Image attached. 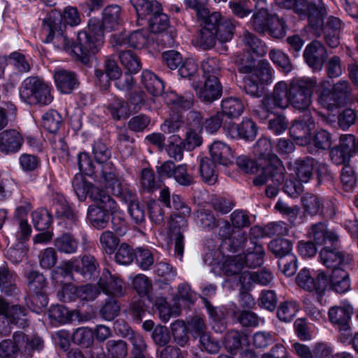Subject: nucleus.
Wrapping results in <instances>:
<instances>
[{"mask_svg":"<svg viewBox=\"0 0 358 358\" xmlns=\"http://www.w3.org/2000/svg\"><path fill=\"white\" fill-rule=\"evenodd\" d=\"M328 284L330 288L338 294L348 292L350 287V280L348 273L344 269H334L330 276H328Z\"/></svg>","mask_w":358,"mask_h":358,"instance_id":"32","label":"nucleus"},{"mask_svg":"<svg viewBox=\"0 0 358 358\" xmlns=\"http://www.w3.org/2000/svg\"><path fill=\"white\" fill-rule=\"evenodd\" d=\"M27 285L34 292H40L45 287L46 280L43 274L36 271L25 272Z\"/></svg>","mask_w":358,"mask_h":358,"instance_id":"62","label":"nucleus"},{"mask_svg":"<svg viewBox=\"0 0 358 358\" xmlns=\"http://www.w3.org/2000/svg\"><path fill=\"white\" fill-rule=\"evenodd\" d=\"M158 173L162 177L173 178L182 186H190L194 183V178L187 172L185 164L176 166L173 162L166 161L158 167Z\"/></svg>","mask_w":358,"mask_h":358,"instance_id":"13","label":"nucleus"},{"mask_svg":"<svg viewBox=\"0 0 358 358\" xmlns=\"http://www.w3.org/2000/svg\"><path fill=\"white\" fill-rule=\"evenodd\" d=\"M254 153L259 159H264L266 162L265 166H273L274 159L279 162L280 159L272 152V145L270 140L261 138L254 145Z\"/></svg>","mask_w":358,"mask_h":358,"instance_id":"36","label":"nucleus"},{"mask_svg":"<svg viewBox=\"0 0 358 358\" xmlns=\"http://www.w3.org/2000/svg\"><path fill=\"white\" fill-rule=\"evenodd\" d=\"M289 86L284 81L277 83L271 94L264 97V104L270 108L285 109L290 104Z\"/></svg>","mask_w":358,"mask_h":358,"instance_id":"17","label":"nucleus"},{"mask_svg":"<svg viewBox=\"0 0 358 358\" xmlns=\"http://www.w3.org/2000/svg\"><path fill=\"white\" fill-rule=\"evenodd\" d=\"M13 338L18 346L19 353L26 358L32 357L35 352H39L43 348V341L37 336L17 331L13 334Z\"/></svg>","mask_w":358,"mask_h":358,"instance_id":"15","label":"nucleus"},{"mask_svg":"<svg viewBox=\"0 0 358 358\" xmlns=\"http://www.w3.org/2000/svg\"><path fill=\"white\" fill-rule=\"evenodd\" d=\"M62 22H64L62 13L57 10H52L43 21V33L45 34L58 31Z\"/></svg>","mask_w":358,"mask_h":358,"instance_id":"52","label":"nucleus"},{"mask_svg":"<svg viewBox=\"0 0 358 358\" xmlns=\"http://www.w3.org/2000/svg\"><path fill=\"white\" fill-rule=\"evenodd\" d=\"M264 0H260L255 6L257 12L254 14L251 23L254 29L258 32L264 33L267 31L270 22V17Z\"/></svg>","mask_w":358,"mask_h":358,"instance_id":"33","label":"nucleus"},{"mask_svg":"<svg viewBox=\"0 0 358 358\" xmlns=\"http://www.w3.org/2000/svg\"><path fill=\"white\" fill-rule=\"evenodd\" d=\"M245 265L242 260L241 255L227 258L222 264V269L224 275L233 276L239 275L243 270Z\"/></svg>","mask_w":358,"mask_h":358,"instance_id":"56","label":"nucleus"},{"mask_svg":"<svg viewBox=\"0 0 358 358\" xmlns=\"http://www.w3.org/2000/svg\"><path fill=\"white\" fill-rule=\"evenodd\" d=\"M199 171L203 182L213 185L217 180V173L215 170V162L208 157H203L200 160Z\"/></svg>","mask_w":358,"mask_h":358,"instance_id":"46","label":"nucleus"},{"mask_svg":"<svg viewBox=\"0 0 358 358\" xmlns=\"http://www.w3.org/2000/svg\"><path fill=\"white\" fill-rule=\"evenodd\" d=\"M273 166H265L262 173L257 175L253 180L255 186H262L267 184L265 190L266 195L269 198L275 197L279 191V187L285 181V169L277 159H274Z\"/></svg>","mask_w":358,"mask_h":358,"instance_id":"7","label":"nucleus"},{"mask_svg":"<svg viewBox=\"0 0 358 358\" xmlns=\"http://www.w3.org/2000/svg\"><path fill=\"white\" fill-rule=\"evenodd\" d=\"M122 9L120 6L116 4H112L106 6L102 12V20L99 19H90V20L98 21L101 31H111L116 29L121 24Z\"/></svg>","mask_w":358,"mask_h":358,"instance_id":"24","label":"nucleus"},{"mask_svg":"<svg viewBox=\"0 0 358 358\" xmlns=\"http://www.w3.org/2000/svg\"><path fill=\"white\" fill-rule=\"evenodd\" d=\"M218 19L215 24V32L217 41L220 43L229 41L234 36L235 26L231 19L222 17L218 12Z\"/></svg>","mask_w":358,"mask_h":358,"instance_id":"39","label":"nucleus"},{"mask_svg":"<svg viewBox=\"0 0 358 358\" xmlns=\"http://www.w3.org/2000/svg\"><path fill=\"white\" fill-rule=\"evenodd\" d=\"M352 314L353 308L347 301H343L329 310V319L341 331L342 342H346L351 336L350 322Z\"/></svg>","mask_w":358,"mask_h":358,"instance_id":"9","label":"nucleus"},{"mask_svg":"<svg viewBox=\"0 0 358 358\" xmlns=\"http://www.w3.org/2000/svg\"><path fill=\"white\" fill-rule=\"evenodd\" d=\"M73 190L80 201L85 200L87 195L90 197V192L93 188H98L87 182L85 178L81 173L75 175L72 181Z\"/></svg>","mask_w":358,"mask_h":358,"instance_id":"48","label":"nucleus"},{"mask_svg":"<svg viewBox=\"0 0 358 358\" xmlns=\"http://www.w3.org/2000/svg\"><path fill=\"white\" fill-rule=\"evenodd\" d=\"M106 108L112 118L116 121L127 119L131 111L128 103L117 97L113 98Z\"/></svg>","mask_w":358,"mask_h":358,"instance_id":"40","label":"nucleus"},{"mask_svg":"<svg viewBox=\"0 0 358 358\" xmlns=\"http://www.w3.org/2000/svg\"><path fill=\"white\" fill-rule=\"evenodd\" d=\"M99 285L103 292L108 295L120 297L124 293V284L123 281L117 276L110 273L108 270H104L102 277L99 281Z\"/></svg>","mask_w":358,"mask_h":358,"instance_id":"27","label":"nucleus"},{"mask_svg":"<svg viewBox=\"0 0 358 358\" xmlns=\"http://www.w3.org/2000/svg\"><path fill=\"white\" fill-rule=\"evenodd\" d=\"M99 264L94 257L85 255L81 259V266L76 259L64 262V269L66 273L73 271L80 274L83 280H90L99 273Z\"/></svg>","mask_w":358,"mask_h":358,"instance_id":"12","label":"nucleus"},{"mask_svg":"<svg viewBox=\"0 0 358 358\" xmlns=\"http://www.w3.org/2000/svg\"><path fill=\"white\" fill-rule=\"evenodd\" d=\"M225 131L231 138L252 141L257 134V127L250 119L245 118L240 124L229 123Z\"/></svg>","mask_w":358,"mask_h":358,"instance_id":"21","label":"nucleus"},{"mask_svg":"<svg viewBox=\"0 0 358 358\" xmlns=\"http://www.w3.org/2000/svg\"><path fill=\"white\" fill-rule=\"evenodd\" d=\"M288 93L290 104L299 110H307L312 103L313 92L317 87L314 78H295L289 84Z\"/></svg>","mask_w":358,"mask_h":358,"instance_id":"6","label":"nucleus"},{"mask_svg":"<svg viewBox=\"0 0 358 358\" xmlns=\"http://www.w3.org/2000/svg\"><path fill=\"white\" fill-rule=\"evenodd\" d=\"M308 235L318 245L326 244L327 241L334 243L338 239V235L327 229L326 222H317L313 224L309 231Z\"/></svg>","mask_w":358,"mask_h":358,"instance_id":"30","label":"nucleus"},{"mask_svg":"<svg viewBox=\"0 0 358 358\" xmlns=\"http://www.w3.org/2000/svg\"><path fill=\"white\" fill-rule=\"evenodd\" d=\"M315 127V121L310 113L306 112L294 121L289 127L290 136L301 146L309 145L311 143L310 132Z\"/></svg>","mask_w":358,"mask_h":358,"instance_id":"11","label":"nucleus"},{"mask_svg":"<svg viewBox=\"0 0 358 358\" xmlns=\"http://www.w3.org/2000/svg\"><path fill=\"white\" fill-rule=\"evenodd\" d=\"M268 248L275 256L279 257V259L288 255H292V243L288 239H274L270 242Z\"/></svg>","mask_w":358,"mask_h":358,"instance_id":"53","label":"nucleus"},{"mask_svg":"<svg viewBox=\"0 0 358 358\" xmlns=\"http://www.w3.org/2000/svg\"><path fill=\"white\" fill-rule=\"evenodd\" d=\"M299 310V305L296 301H285L279 306L277 317L280 321L289 322L293 320Z\"/></svg>","mask_w":358,"mask_h":358,"instance_id":"59","label":"nucleus"},{"mask_svg":"<svg viewBox=\"0 0 358 358\" xmlns=\"http://www.w3.org/2000/svg\"><path fill=\"white\" fill-rule=\"evenodd\" d=\"M189 215L182 214H173L171 215L169 222V229L171 236L175 241V255L180 260L182 259L184 252V236L183 232L187 227V217Z\"/></svg>","mask_w":358,"mask_h":358,"instance_id":"14","label":"nucleus"},{"mask_svg":"<svg viewBox=\"0 0 358 358\" xmlns=\"http://www.w3.org/2000/svg\"><path fill=\"white\" fill-rule=\"evenodd\" d=\"M110 165L106 166V171H108V173L109 175H106V177L101 178L103 182H104V185L106 188L110 189L111 192L116 196L122 198L125 194L126 191L129 190L130 187L125 183H123L120 180L119 178H117L115 172H110Z\"/></svg>","mask_w":358,"mask_h":358,"instance_id":"38","label":"nucleus"},{"mask_svg":"<svg viewBox=\"0 0 358 358\" xmlns=\"http://www.w3.org/2000/svg\"><path fill=\"white\" fill-rule=\"evenodd\" d=\"M247 240L246 234L241 231H234L229 236L222 241V248L231 252H236L242 248Z\"/></svg>","mask_w":358,"mask_h":358,"instance_id":"45","label":"nucleus"},{"mask_svg":"<svg viewBox=\"0 0 358 358\" xmlns=\"http://www.w3.org/2000/svg\"><path fill=\"white\" fill-rule=\"evenodd\" d=\"M302 202L305 210L311 215H323L331 218L336 214L334 206L331 203H327L325 209L322 198L317 195L306 193L302 197Z\"/></svg>","mask_w":358,"mask_h":358,"instance_id":"19","label":"nucleus"},{"mask_svg":"<svg viewBox=\"0 0 358 358\" xmlns=\"http://www.w3.org/2000/svg\"><path fill=\"white\" fill-rule=\"evenodd\" d=\"M130 2L136 12L138 21L162 10L161 4L155 0H130Z\"/></svg>","mask_w":358,"mask_h":358,"instance_id":"37","label":"nucleus"},{"mask_svg":"<svg viewBox=\"0 0 358 358\" xmlns=\"http://www.w3.org/2000/svg\"><path fill=\"white\" fill-rule=\"evenodd\" d=\"M193 96L189 94L181 96L175 92H169L164 94V100L167 105L171 106L172 113L161 125V130L166 134H171L178 131L185 125V116L180 111L175 112L174 109L178 108L183 109L189 108L193 103Z\"/></svg>","mask_w":358,"mask_h":358,"instance_id":"4","label":"nucleus"},{"mask_svg":"<svg viewBox=\"0 0 358 358\" xmlns=\"http://www.w3.org/2000/svg\"><path fill=\"white\" fill-rule=\"evenodd\" d=\"M204 78H218L221 72L220 61L215 57H208L201 64Z\"/></svg>","mask_w":358,"mask_h":358,"instance_id":"50","label":"nucleus"},{"mask_svg":"<svg viewBox=\"0 0 358 358\" xmlns=\"http://www.w3.org/2000/svg\"><path fill=\"white\" fill-rule=\"evenodd\" d=\"M237 70L239 73L251 75L256 67L255 59L249 52H245L237 55L235 60Z\"/></svg>","mask_w":358,"mask_h":358,"instance_id":"51","label":"nucleus"},{"mask_svg":"<svg viewBox=\"0 0 358 358\" xmlns=\"http://www.w3.org/2000/svg\"><path fill=\"white\" fill-rule=\"evenodd\" d=\"M53 78L57 90L62 94H70L79 85L77 75L64 69H57Z\"/></svg>","mask_w":358,"mask_h":358,"instance_id":"25","label":"nucleus"},{"mask_svg":"<svg viewBox=\"0 0 358 358\" xmlns=\"http://www.w3.org/2000/svg\"><path fill=\"white\" fill-rule=\"evenodd\" d=\"M296 282L304 290L314 292L317 301L321 303L328 285V275L325 271L319 270L316 279H315L310 271L304 268L299 272L296 278Z\"/></svg>","mask_w":358,"mask_h":358,"instance_id":"8","label":"nucleus"},{"mask_svg":"<svg viewBox=\"0 0 358 358\" xmlns=\"http://www.w3.org/2000/svg\"><path fill=\"white\" fill-rule=\"evenodd\" d=\"M243 43L257 56H264L266 53V46L255 34L245 31L241 36Z\"/></svg>","mask_w":358,"mask_h":358,"instance_id":"47","label":"nucleus"},{"mask_svg":"<svg viewBox=\"0 0 358 358\" xmlns=\"http://www.w3.org/2000/svg\"><path fill=\"white\" fill-rule=\"evenodd\" d=\"M265 252L263 246L257 242H252V246L248 247L245 252L240 254L245 267L256 268L264 262Z\"/></svg>","mask_w":358,"mask_h":358,"instance_id":"31","label":"nucleus"},{"mask_svg":"<svg viewBox=\"0 0 358 358\" xmlns=\"http://www.w3.org/2000/svg\"><path fill=\"white\" fill-rule=\"evenodd\" d=\"M342 23L339 18L330 16L324 23V17H322V24L317 29L313 28L315 31L322 29L326 43L331 48H336L340 44V33Z\"/></svg>","mask_w":358,"mask_h":358,"instance_id":"23","label":"nucleus"},{"mask_svg":"<svg viewBox=\"0 0 358 358\" xmlns=\"http://www.w3.org/2000/svg\"><path fill=\"white\" fill-rule=\"evenodd\" d=\"M151 31L156 34L171 28L169 18L167 15L160 11L155 13L149 20Z\"/></svg>","mask_w":358,"mask_h":358,"instance_id":"58","label":"nucleus"},{"mask_svg":"<svg viewBox=\"0 0 358 358\" xmlns=\"http://www.w3.org/2000/svg\"><path fill=\"white\" fill-rule=\"evenodd\" d=\"M153 42V37L148 29H141L134 31L129 34L120 33L112 36L111 43L113 46L130 47L143 49Z\"/></svg>","mask_w":358,"mask_h":358,"instance_id":"10","label":"nucleus"},{"mask_svg":"<svg viewBox=\"0 0 358 358\" xmlns=\"http://www.w3.org/2000/svg\"><path fill=\"white\" fill-rule=\"evenodd\" d=\"M322 264L328 268L341 269L350 262V257L336 248L324 247L320 252Z\"/></svg>","mask_w":358,"mask_h":358,"instance_id":"20","label":"nucleus"},{"mask_svg":"<svg viewBox=\"0 0 358 358\" xmlns=\"http://www.w3.org/2000/svg\"><path fill=\"white\" fill-rule=\"evenodd\" d=\"M275 4L285 9H293L301 19L308 18L310 26L317 29L322 24L327 10L322 0H275Z\"/></svg>","mask_w":358,"mask_h":358,"instance_id":"3","label":"nucleus"},{"mask_svg":"<svg viewBox=\"0 0 358 358\" xmlns=\"http://www.w3.org/2000/svg\"><path fill=\"white\" fill-rule=\"evenodd\" d=\"M55 248L61 253L73 254L77 251L78 241L69 233H64L54 241Z\"/></svg>","mask_w":358,"mask_h":358,"instance_id":"43","label":"nucleus"},{"mask_svg":"<svg viewBox=\"0 0 358 358\" xmlns=\"http://www.w3.org/2000/svg\"><path fill=\"white\" fill-rule=\"evenodd\" d=\"M171 330L175 343L180 347H184L189 341L187 328L185 322L177 320L171 325Z\"/></svg>","mask_w":358,"mask_h":358,"instance_id":"57","label":"nucleus"},{"mask_svg":"<svg viewBox=\"0 0 358 358\" xmlns=\"http://www.w3.org/2000/svg\"><path fill=\"white\" fill-rule=\"evenodd\" d=\"M90 199L96 203V205L89 206L87 219L94 228L103 229L108 224L109 214L115 213L118 206L105 190L100 188L92 189L90 192Z\"/></svg>","mask_w":358,"mask_h":358,"instance_id":"2","label":"nucleus"},{"mask_svg":"<svg viewBox=\"0 0 358 358\" xmlns=\"http://www.w3.org/2000/svg\"><path fill=\"white\" fill-rule=\"evenodd\" d=\"M17 275L13 271L8 269L6 266L0 267V287L7 294L11 295L15 292L17 287L15 285Z\"/></svg>","mask_w":358,"mask_h":358,"instance_id":"49","label":"nucleus"},{"mask_svg":"<svg viewBox=\"0 0 358 358\" xmlns=\"http://www.w3.org/2000/svg\"><path fill=\"white\" fill-rule=\"evenodd\" d=\"M317 160L311 157H299L289 163L293 171L301 182H308L312 178Z\"/></svg>","mask_w":358,"mask_h":358,"instance_id":"26","label":"nucleus"},{"mask_svg":"<svg viewBox=\"0 0 358 358\" xmlns=\"http://www.w3.org/2000/svg\"><path fill=\"white\" fill-rule=\"evenodd\" d=\"M20 96L29 105L45 106L53 99L50 87L37 76H30L23 80L20 87Z\"/></svg>","mask_w":358,"mask_h":358,"instance_id":"5","label":"nucleus"},{"mask_svg":"<svg viewBox=\"0 0 358 358\" xmlns=\"http://www.w3.org/2000/svg\"><path fill=\"white\" fill-rule=\"evenodd\" d=\"M192 87L199 99L208 103L220 99L222 94V87L219 78H204L203 84L199 85L194 82Z\"/></svg>","mask_w":358,"mask_h":358,"instance_id":"16","label":"nucleus"},{"mask_svg":"<svg viewBox=\"0 0 358 358\" xmlns=\"http://www.w3.org/2000/svg\"><path fill=\"white\" fill-rule=\"evenodd\" d=\"M303 57L313 71L321 70L327 57L326 48L321 42L313 41L306 47Z\"/></svg>","mask_w":358,"mask_h":358,"instance_id":"18","label":"nucleus"},{"mask_svg":"<svg viewBox=\"0 0 358 358\" xmlns=\"http://www.w3.org/2000/svg\"><path fill=\"white\" fill-rule=\"evenodd\" d=\"M218 17V12H213L208 17L202 19L203 27L200 31L199 43L203 50L211 49L215 45L217 38L214 29Z\"/></svg>","mask_w":358,"mask_h":358,"instance_id":"22","label":"nucleus"},{"mask_svg":"<svg viewBox=\"0 0 358 358\" xmlns=\"http://www.w3.org/2000/svg\"><path fill=\"white\" fill-rule=\"evenodd\" d=\"M93 155L99 168H100V177L101 178L106 177V175H109L106 169V166L110 165V172H115L113 164L109 161L111 155L110 151L102 141L98 140L94 142Z\"/></svg>","mask_w":358,"mask_h":358,"instance_id":"29","label":"nucleus"},{"mask_svg":"<svg viewBox=\"0 0 358 358\" xmlns=\"http://www.w3.org/2000/svg\"><path fill=\"white\" fill-rule=\"evenodd\" d=\"M244 108V103L240 98L229 96L222 100L220 113L231 119L237 118L242 115Z\"/></svg>","mask_w":358,"mask_h":358,"instance_id":"35","label":"nucleus"},{"mask_svg":"<svg viewBox=\"0 0 358 358\" xmlns=\"http://www.w3.org/2000/svg\"><path fill=\"white\" fill-rule=\"evenodd\" d=\"M32 221L36 229L45 231L52 223V217L45 209H38L33 212Z\"/></svg>","mask_w":358,"mask_h":358,"instance_id":"63","label":"nucleus"},{"mask_svg":"<svg viewBox=\"0 0 358 358\" xmlns=\"http://www.w3.org/2000/svg\"><path fill=\"white\" fill-rule=\"evenodd\" d=\"M129 336L133 345V358H150L146 353V345L143 336L134 331Z\"/></svg>","mask_w":358,"mask_h":358,"instance_id":"61","label":"nucleus"},{"mask_svg":"<svg viewBox=\"0 0 358 358\" xmlns=\"http://www.w3.org/2000/svg\"><path fill=\"white\" fill-rule=\"evenodd\" d=\"M23 138L15 129H6L0 133V150L4 153L16 152L20 148Z\"/></svg>","mask_w":358,"mask_h":358,"instance_id":"28","label":"nucleus"},{"mask_svg":"<svg viewBox=\"0 0 358 358\" xmlns=\"http://www.w3.org/2000/svg\"><path fill=\"white\" fill-rule=\"evenodd\" d=\"M141 83L147 91L152 96L160 95L164 88L163 82L150 71H143Z\"/></svg>","mask_w":358,"mask_h":358,"instance_id":"42","label":"nucleus"},{"mask_svg":"<svg viewBox=\"0 0 358 358\" xmlns=\"http://www.w3.org/2000/svg\"><path fill=\"white\" fill-rule=\"evenodd\" d=\"M119 59L128 73H137L142 68L140 58L132 50L120 51Z\"/></svg>","mask_w":358,"mask_h":358,"instance_id":"44","label":"nucleus"},{"mask_svg":"<svg viewBox=\"0 0 358 358\" xmlns=\"http://www.w3.org/2000/svg\"><path fill=\"white\" fill-rule=\"evenodd\" d=\"M99 243L101 250L111 255L120 245V239L113 232L106 230L101 234Z\"/></svg>","mask_w":358,"mask_h":358,"instance_id":"54","label":"nucleus"},{"mask_svg":"<svg viewBox=\"0 0 358 358\" xmlns=\"http://www.w3.org/2000/svg\"><path fill=\"white\" fill-rule=\"evenodd\" d=\"M251 75L261 84L269 85L272 82V69L265 60L257 64Z\"/></svg>","mask_w":358,"mask_h":358,"instance_id":"55","label":"nucleus"},{"mask_svg":"<svg viewBox=\"0 0 358 358\" xmlns=\"http://www.w3.org/2000/svg\"><path fill=\"white\" fill-rule=\"evenodd\" d=\"M212 160L220 164L227 166L231 162L233 154L231 148L222 141H215L210 146Z\"/></svg>","mask_w":358,"mask_h":358,"instance_id":"34","label":"nucleus"},{"mask_svg":"<svg viewBox=\"0 0 358 358\" xmlns=\"http://www.w3.org/2000/svg\"><path fill=\"white\" fill-rule=\"evenodd\" d=\"M6 317L11 323L17 325L19 327L24 328L28 326L27 310L22 306H12Z\"/></svg>","mask_w":358,"mask_h":358,"instance_id":"60","label":"nucleus"},{"mask_svg":"<svg viewBox=\"0 0 358 358\" xmlns=\"http://www.w3.org/2000/svg\"><path fill=\"white\" fill-rule=\"evenodd\" d=\"M53 207L57 215L65 219L66 224L68 225L66 226L67 229L71 230L73 226L78 224L79 222L78 213L69 206L64 199L54 203Z\"/></svg>","mask_w":358,"mask_h":358,"instance_id":"41","label":"nucleus"},{"mask_svg":"<svg viewBox=\"0 0 358 358\" xmlns=\"http://www.w3.org/2000/svg\"><path fill=\"white\" fill-rule=\"evenodd\" d=\"M106 350L111 358H125L127 355V346L122 340H110L106 343Z\"/></svg>","mask_w":358,"mask_h":358,"instance_id":"64","label":"nucleus"},{"mask_svg":"<svg viewBox=\"0 0 358 358\" xmlns=\"http://www.w3.org/2000/svg\"><path fill=\"white\" fill-rule=\"evenodd\" d=\"M99 26L98 21L89 20L87 30L78 32L73 44L71 53L83 64H87L90 57L97 53L103 44L104 34Z\"/></svg>","mask_w":358,"mask_h":358,"instance_id":"1","label":"nucleus"}]
</instances>
